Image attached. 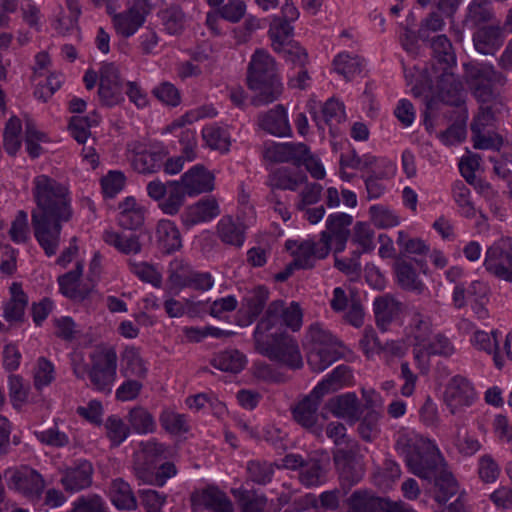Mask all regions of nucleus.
Masks as SVG:
<instances>
[{"instance_id":"1","label":"nucleus","mask_w":512,"mask_h":512,"mask_svg":"<svg viewBox=\"0 0 512 512\" xmlns=\"http://www.w3.org/2000/svg\"><path fill=\"white\" fill-rule=\"evenodd\" d=\"M32 184L34 237L45 255L51 257L59 249L63 225L73 218L71 194L65 184L48 175L36 176Z\"/></svg>"},{"instance_id":"2","label":"nucleus","mask_w":512,"mask_h":512,"mask_svg":"<svg viewBox=\"0 0 512 512\" xmlns=\"http://www.w3.org/2000/svg\"><path fill=\"white\" fill-rule=\"evenodd\" d=\"M395 449L404 458L409 471L419 478L434 481L435 500L446 504L458 492V484L446 469L444 459L437 446L415 433L402 430L397 433Z\"/></svg>"},{"instance_id":"3","label":"nucleus","mask_w":512,"mask_h":512,"mask_svg":"<svg viewBox=\"0 0 512 512\" xmlns=\"http://www.w3.org/2000/svg\"><path fill=\"white\" fill-rule=\"evenodd\" d=\"M258 322L253 333L255 349L261 355L289 369L303 367V358L297 340L285 331L268 329Z\"/></svg>"},{"instance_id":"4","label":"nucleus","mask_w":512,"mask_h":512,"mask_svg":"<svg viewBox=\"0 0 512 512\" xmlns=\"http://www.w3.org/2000/svg\"><path fill=\"white\" fill-rule=\"evenodd\" d=\"M248 86L257 92L252 99L254 106L267 105L276 101L283 92V84L277 74L274 59L262 49L251 57L247 75Z\"/></svg>"},{"instance_id":"5","label":"nucleus","mask_w":512,"mask_h":512,"mask_svg":"<svg viewBox=\"0 0 512 512\" xmlns=\"http://www.w3.org/2000/svg\"><path fill=\"white\" fill-rule=\"evenodd\" d=\"M465 75L473 95L482 104L493 101L496 98L493 87L503 86L507 81L505 75L496 71L492 65L487 64H466Z\"/></svg>"},{"instance_id":"6","label":"nucleus","mask_w":512,"mask_h":512,"mask_svg":"<svg viewBox=\"0 0 512 512\" xmlns=\"http://www.w3.org/2000/svg\"><path fill=\"white\" fill-rule=\"evenodd\" d=\"M333 460L339 474L341 488L346 494L362 480L365 474L363 457L360 454L358 443L354 442L337 449L333 454Z\"/></svg>"},{"instance_id":"7","label":"nucleus","mask_w":512,"mask_h":512,"mask_svg":"<svg viewBox=\"0 0 512 512\" xmlns=\"http://www.w3.org/2000/svg\"><path fill=\"white\" fill-rule=\"evenodd\" d=\"M7 486L30 501H39L45 490L43 476L28 465L9 468L5 471Z\"/></svg>"},{"instance_id":"8","label":"nucleus","mask_w":512,"mask_h":512,"mask_svg":"<svg viewBox=\"0 0 512 512\" xmlns=\"http://www.w3.org/2000/svg\"><path fill=\"white\" fill-rule=\"evenodd\" d=\"M496 116L492 106H481L475 115L470 129L475 149L497 150L503 146V138L495 132Z\"/></svg>"},{"instance_id":"9","label":"nucleus","mask_w":512,"mask_h":512,"mask_svg":"<svg viewBox=\"0 0 512 512\" xmlns=\"http://www.w3.org/2000/svg\"><path fill=\"white\" fill-rule=\"evenodd\" d=\"M117 376V354L107 349L91 355L89 380L93 389L109 394Z\"/></svg>"},{"instance_id":"10","label":"nucleus","mask_w":512,"mask_h":512,"mask_svg":"<svg viewBox=\"0 0 512 512\" xmlns=\"http://www.w3.org/2000/svg\"><path fill=\"white\" fill-rule=\"evenodd\" d=\"M484 267L495 277L512 282V239L503 237L486 251Z\"/></svg>"},{"instance_id":"11","label":"nucleus","mask_w":512,"mask_h":512,"mask_svg":"<svg viewBox=\"0 0 512 512\" xmlns=\"http://www.w3.org/2000/svg\"><path fill=\"white\" fill-rule=\"evenodd\" d=\"M302 319L303 312L297 302L285 306L284 301L275 300L268 305L264 317L259 322H264L271 330H280L284 325L295 332L301 328Z\"/></svg>"},{"instance_id":"12","label":"nucleus","mask_w":512,"mask_h":512,"mask_svg":"<svg viewBox=\"0 0 512 512\" xmlns=\"http://www.w3.org/2000/svg\"><path fill=\"white\" fill-rule=\"evenodd\" d=\"M98 95L103 105L112 107L124 100L123 80L114 63L103 64L99 71Z\"/></svg>"},{"instance_id":"13","label":"nucleus","mask_w":512,"mask_h":512,"mask_svg":"<svg viewBox=\"0 0 512 512\" xmlns=\"http://www.w3.org/2000/svg\"><path fill=\"white\" fill-rule=\"evenodd\" d=\"M353 221L351 215L346 213L330 214L326 220V229L321 232L320 239L324 244L331 247L334 241V253L338 254L344 251L347 240L350 236V229Z\"/></svg>"},{"instance_id":"14","label":"nucleus","mask_w":512,"mask_h":512,"mask_svg":"<svg viewBox=\"0 0 512 512\" xmlns=\"http://www.w3.org/2000/svg\"><path fill=\"white\" fill-rule=\"evenodd\" d=\"M476 393L471 383L462 376H454L448 384L444 401L451 414H457L462 408L472 405Z\"/></svg>"},{"instance_id":"15","label":"nucleus","mask_w":512,"mask_h":512,"mask_svg":"<svg viewBox=\"0 0 512 512\" xmlns=\"http://www.w3.org/2000/svg\"><path fill=\"white\" fill-rule=\"evenodd\" d=\"M505 30L501 21L478 27L472 35L474 48L483 55H494L504 43Z\"/></svg>"},{"instance_id":"16","label":"nucleus","mask_w":512,"mask_h":512,"mask_svg":"<svg viewBox=\"0 0 512 512\" xmlns=\"http://www.w3.org/2000/svg\"><path fill=\"white\" fill-rule=\"evenodd\" d=\"M323 396L312 392L299 401L292 409L293 419L306 430L319 434L321 427L318 426V409Z\"/></svg>"},{"instance_id":"17","label":"nucleus","mask_w":512,"mask_h":512,"mask_svg":"<svg viewBox=\"0 0 512 512\" xmlns=\"http://www.w3.org/2000/svg\"><path fill=\"white\" fill-rule=\"evenodd\" d=\"M93 473L91 462L78 460L63 471L60 482L67 492H79L91 486Z\"/></svg>"},{"instance_id":"18","label":"nucleus","mask_w":512,"mask_h":512,"mask_svg":"<svg viewBox=\"0 0 512 512\" xmlns=\"http://www.w3.org/2000/svg\"><path fill=\"white\" fill-rule=\"evenodd\" d=\"M173 285L180 288H193L195 290L207 291L212 288L214 280L208 272L191 270L189 266L177 263V268L170 275Z\"/></svg>"},{"instance_id":"19","label":"nucleus","mask_w":512,"mask_h":512,"mask_svg":"<svg viewBox=\"0 0 512 512\" xmlns=\"http://www.w3.org/2000/svg\"><path fill=\"white\" fill-rule=\"evenodd\" d=\"M214 180V175L200 164L190 168L180 179L190 197L213 191Z\"/></svg>"},{"instance_id":"20","label":"nucleus","mask_w":512,"mask_h":512,"mask_svg":"<svg viewBox=\"0 0 512 512\" xmlns=\"http://www.w3.org/2000/svg\"><path fill=\"white\" fill-rule=\"evenodd\" d=\"M499 21L491 0H471L465 9L462 23L469 28H478Z\"/></svg>"},{"instance_id":"21","label":"nucleus","mask_w":512,"mask_h":512,"mask_svg":"<svg viewBox=\"0 0 512 512\" xmlns=\"http://www.w3.org/2000/svg\"><path fill=\"white\" fill-rule=\"evenodd\" d=\"M220 214V207L215 197H205L197 203L189 206L182 214V220L186 227L211 221Z\"/></svg>"},{"instance_id":"22","label":"nucleus","mask_w":512,"mask_h":512,"mask_svg":"<svg viewBox=\"0 0 512 512\" xmlns=\"http://www.w3.org/2000/svg\"><path fill=\"white\" fill-rule=\"evenodd\" d=\"M330 252V246H327L320 239L319 242L313 240H304L297 246L294 254L293 265L300 269H311L315 266L317 259H324Z\"/></svg>"},{"instance_id":"23","label":"nucleus","mask_w":512,"mask_h":512,"mask_svg":"<svg viewBox=\"0 0 512 512\" xmlns=\"http://www.w3.org/2000/svg\"><path fill=\"white\" fill-rule=\"evenodd\" d=\"M258 125L269 134L284 137L291 133L287 112L283 105H276L273 109L258 116Z\"/></svg>"},{"instance_id":"24","label":"nucleus","mask_w":512,"mask_h":512,"mask_svg":"<svg viewBox=\"0 0 512 512\" xmlns=\"http://www.w3.org/2000/svg\"><path fill=\"white\" fill-rule=\"evenodd\" d=\"M327 406L335 417L345 419L350 425L360 419V403L355 393L336 396L328 401Z\"/></svg>"},{"instance_id":"25","label":"nucleus","mask_w":512,"mask_h":512,"mask_svg":"<svg viewBox=\"0 0 512 512\" xmlns=\"http://www.w3.org/2000/svg\"><path fill=\"white\" fill-rule=\"evenodd\" d=\"M194 505L203 506L211 512H232L233 504L229 497L215 486H208L192 496Z\"/></svg>"},{"instance_id":"26","label":"nucleus","mask_w":512,"mask_h":512,"mask_svg":"<svg viewBox=\"0 0 512 512\" xmlns=\"http://www.w3.org/2000/svg\"><path fill=\"white\" fill-rule=\"evenodd\" d=\"M437 77V88L442 101L457 106L462 101V83L451 71V67H442Z\"/></svg>"},{"instance_id":"27","label":"nucleus","mask_w":512,"mask_h":512,"mask_svg":"<svg viewBox=\"0 0 512 512\" xmlns=\"http://www.w3.org/2000/svg\"><path fill=\"white\" fill-rule=\"evenodd\" d=\"M373 310L377 326L382 331H386L387 327L398 316L401 310V303L392 295L385 294L375 298Z\"/></svg>"},{"instance_id":"28","label":"nucleus","mask_w":512,"mask_h":512,"mask_svg":"<svg viewBox=\"0 0 512 512\" xmlns=\"http://www.w3.org/2000/svg\"><path fill=\"white\" fill-rule=\"evenodd\" d=\"M146 17L136 6H132L127 10L115 14L113 17V25L117 34L124 38L134 35L140 27L145 23Z\"/></svg>"},{"instance_id":"29","label":"nucleus","mask_w":512,"mask_h":512,"mask_svg":"<svg viewBox=\"0 0 512 512\" xmlns=\"http://www.w3.org/2000/svg\"><path fill=\"white\" fill-rule=\"evenodd\" d=\"M298 479L306 488L323 485L327 481V468L320 458L309 456L299 472Z\"/></svg>"},{"instance_id":"30","label":"nucleus","mask_w":512,"mask_h":512,"mask_svg":"<svg viewBox=\"0 0 512 512\" xmlns=\"http://www.w3.org/2000/svg\"><path fill=\"white\" fill-rule=\"evenodd\" d=\"M102 239L106 244L113 246L118 252L125 255H135L142 250L140 238L134 233L127 234L114 230H105Z\"/></svg>"},{"instance_id":"31","label":"nucleus","mask_w":512,"mask_h":512,"mask_svg":"<svg viewBox=\"0 0 512 512\" xmlns=\"http://www.w3.org/2000/svg\"><path fill=\"white\" fill-rule=\"evenodd\" d=\"M307 181V176L302 172H293L287 167L276 169L268 179L271 193L274 190L296 191L298 187Z\"/></svg>"},{"instance_id":"32","label":"nucleus","mask_w":512,"mask_h":512,"mask_svg":"<svg viewBox=\"0 0 512 512\" xmlns=\"http://www.w3.org/2000/svg\"><path fill=\"white\" fill-rule=\"evenodd\" d=\"M409 339L411 343L424 345L432 335L431 318L420 308H413L409 323Z\"/></svg>"},{"instance_id":"33","label":"nucleus","mask_w":512,"mask_h":512,"mask_svg":"<svg viewBox=\"0 0 512 512\" xmlns=\"http://www.w3.org/2000/svg\"><path fill=\"white\" fill-rule=\"evenodd\" d=\"M217 235L224 244L240 248L245 241V227L231 216H223L217 224Z\"/></svg>"},{"instance_id":"34","label":"nucleus","mask_w":512,"mask_h":512,"mask_svg":"<svg viewBox=\"0 0 512 512\" xmlns=\"http://www.w3.org/2000/svg\"><path fill=\"white\" fill-rule=\"evenodd\" d=\"M118 224L124 229L135 230L144 222V209L135 198L127 197L119 203Z\"/></svg>"},{"instance_id":"35","label":"nucleus","mask_w":512,"mask_h":512,"mask_svg":"<svg viewBox=\"0 0 512 512\" xmlns=\"http://www.w3.org/2000/svg\"><path fill=\"white\" fill-rule=\"evenodd\" d=\"M156 239L159 248L167 254L178 250L182 246L180 232L174 222L160 220L156 227Z\"/></svg>"},{"instance_id":"36","label":"nucleus","mask_w":512,"mask_h":512,"mask_svg":"<svg viewBox=\"0 0 512 512\" xmlns=\"http://www.w3.org/2000/svg\"><path fill=\"white\" fill-rule=\"evenodd\" d=\"M166 156L167 152L163 149L140 151L135 153L132 166L138 173H156L162 169Z\"/></svg>"},{"instance_id":"37","label":"nucleus","mask_w":512,"mask_h":512,"mask_svg":"<svg viewBox=\"0 0 512 512\" xmlns=\"http://www.w3.org/2000/svg\"><path fill=\"white\" fill-rule=\"evenodd\" d=\"M353 374L349 366L339 365L315 387V393L324 396L352 383Z\"/></svg>"},{"instance_id":"38","label":"nucleus","mask_w":512,"mask_h":512,"mask_svg":"<svg viewBox=\"0 0 512 512\" xmlns=\"http://www.w3.org/2000/svg\"><path fill=\"white\" fill-rule=\"evenodd\" d=\"M386 498L357 490L348 499V512H383Z\"/></svg>"},{"instance_id":"39","label":"nucleus","mask_w":512,"mask_h":512,"mask_svg":"<svg viewBox=\"0 0 512 512\" xmlns=\"http://www.w3.org/2000/svg\"><path fill=\"white\" fill-rule=\"evenodd\" d=\"M11 299L4 306V318L6 321L22 322L24 311L28 304V297L18 283H13L10 287Z\"/></svg>"},{"instance_id":"40","label":"nucleus","mask_w":512,"mask_h":512,"mask_svg":"<svg viewBox=\"0 0 512 512\" xmlns=\"http://www.w3.org/2000/svg\"><path fill=\"white\" fill-rule=\"evenodd\" d=\"M126 420L130 430L140 435L152 434L157 429L154 416L142 406L131 408L126 416Z\"/></svg>"},{"instance_id":"41","label":"nucleus","mask_w":512,"mask_h":512,"mask_svg":"<svg viewBox=\"0 0 512 512\" xmlns=\"http://www.w3.org/2000/svg\"><path fill=\"white\" fill-rule=\"evenodd\" d=\"M186 196H188L186 188L181 181H168L166 196L159 207L165 214L175 215L184 205Z\"/></svg>"},{"instance_id":"42","label":"nucleus","mask_w":512,"mask_h":512,"mask_svg":"<svg viewBox=\"0 0 512 512\" xmlns=\"http://www.w3.org/2000/svg\"><path fill=\"white\" fill-rule=\"evenodd\" d=\"M431 48L435 59L443 67H452L456 62L454 49L450 39L445 34L434 35L426 41Z\"/></svg>"},{"instance_id":"43","label":"nucleus","mask_w":512,"mask_h":512,"mask_svg":"<svg viewBox=\"0 0 512 512\" xmlns=\"http://www.w3.org/2000/svg\"><path fill=\"white\" fill-rule=\"evenodd\" d=\"M394 268L398 284L401 288L418 293L422 292L424 285L418 279L417 272L410 262L404 259H397Z\"/></svg>"},{"instance_id":"44","label":"nucleus","mask_w":512,"mask_h":512,"mask_svg":"<svg viewBox=\"0 0 512 512\" xmlns=\"http://www.w3.org/2000/svg\"><path fill=\"white\" fill-rule=\"evenodd\" d=\"M157 15L168 34L177 35L184 30L186 15L180 5L171 4Z\"/></svg>"},{"instance_id":"45","label":"nucleus","mask_w":512,"mask_h":512,"mask_svg":"<svg viewBox=\"0 0 512 512\" xmlns=\"http://www.w3.org/2000/svg\"><path fill=\"white\" fill-rule=\"evenodd\" d=\"M338 347H311L307 353V362L312 371L322 372L339 357Z\"/></svg>"},{"instance_id":"46","label":"nucleus","mask_w":512,"mask_h":512,"mask_svg":"<svg viewBox=\"0 0 512 512\" xmlns=\"http://www.w3.org/2000/svg\"><path fill=\"white\" fill-rule=\"evenodd\" d=\"M111 501L119 510L132 511L137 508V500L130 485L122 479L113 481Z\"/></svg>"},{"instance_id":"47","label":"nucleus","mask_w":512,"mask_h":512,"mask_svg":"<svg viewBox=\"0 0 512 512\" xmlns=\"http://www.w3.org/2000/svg\"><path fill=\"white\" fill-rule=\"evenodd\" d=\"M245 363V355L236 349L222 351L211 360V364L215 368L231 373H238L243 370Z\"/></svg>"},{"instance_id":"48","label":"nucleus","mask_w":512,"mask_h":512,"mask_svg":"<svg viewBox=\"0 0 512 512\" xmlns=\"http://www.w3.org/2000/svg\"><path fill=\"white\" fill-rule=\"evenodd\" d=\"M274 51L282 56L286 63L291 64L293 68H304L308 63V54L306 50L297 42H288V44H274Z\"/></svg>"},{"instance_id":"49","label":"nucleus","mask_w":512,"mask_h":512,"mask_svg":"<svg viewBox=\"0 0 512 512\" xmlns=\"http://www.w3.org/2000/svg\"><path fill=\"white\" fill-rule=\"evenodd\" d=\"M362 65L363 59L347 52L339 53L333 60L334 71L348 81L361 72Z\"/></svg>"},{"instance_id":"50","label":"nucleus","mask_w":512,"mask_h":512,"mask_svg":"<svg viewBox=\"0 0 512 512\" xmlns=\"http://www.w3.org/2000/svg\"><path fill=\"white\" fill-rule=\"evenodd\" d=\"M122 359L125 363V366L121 370L124 376H134L139 379H144L147 376L148 369L138 349L134 347L126 348Z\"/></svg>"},{"instance_id":"51","label":"nucleus","mask_w":512,"mask_h":512,"mask_svg":"<svg viewBox=\"0 0 512 512\" xmlns=\"http://www.w3.org/2000/svg\"><path fill=\"white\" fill-rule=\"evenodd\" d=\"M159 422L161 427L172 435H180L188 432L189 425L184 414L177 413L176 411L165 408L159 415Z\"/></svg>"},{"instance_id":"52","label":"nucleus","mask_w":512,"mask_h":512,"mask_svg":"<svg viewBox=\"0 0 512 512\" xmlns=\"http://www.w3.org/2000/svg\"><path fill=\"white\" fill-rule=\"evenodd\" d=\"M306 340L311 344V347H343V343L320 323H313L309 326Z\"/></svg>"},{"instance_id":"53","label":"nucleus","mask_w":512,"mask_h":512,"mask_svg":"<svg viewBox=\"0 0 512 512\" xmlns=\"http://www.w3.org/2000/svg\"><path fill=\"white\" fill-rule=\"evenodd\" d=\"M452 196L462 216L469 219L475 217L476 208L471 200L470 189L462 181H456L453 184Z\"/></svg>"},{"instance_id":"54","label":"nucleus","mask_w":512,"mask_h":512,"mask_svg":"<svg viewBox=\"0 0 512 512\" xmlns=\"http://www.w3.org/2000/svg\"><path fill=\"white\" fill-rule=\"evenodd\" d=\"M202 136L206 144L214 150L227 152L230 146L228 132L216 125H209L203 128Z\"/></svg>"},{"instance_id":"55","label":"nucleus","mask_w":512,"mask_h":512,"mask_svg":"<svg viewBox=\"0 0 512 512\" xmlns=\"http://www.w3.org/2000/svg\"><path fill=\"white\" fill-rule=\"evenodd\" d=\"M385 168L387 170L378 172L371 170L370 174L365 178V186L368 199H377L384 194L386 186L383 180L388 179L389 174L393 172V167L391 164L386 165Z\"/></svg>"},{"instance_id":"56","label":"nucleus","mask_w":512,"mask_h":512,"mask_svg":"<svg viewBox=\"0 0 512 512\" xmlns=\"http://www.w3.org/2000/svg\"><path fill=\"white\" fill-rule=\"evenodd\" d=\"M99 123V116L94 113L91 117L88 116H73L69 123V128L73 138L78 143H84L90 136V127L96 126Z\"/></svg>"},{"instance_id":"57","label":"nucleus","mask_w":512,"mask_h":512,"mask_svg":"<svg viewBox=\"0 0 512 512\" xmlns=\"http://www.w3.org/2000/svg\"><path fill=\"white\" fill-rule=\"evenodd\" d=\"M83 273V264L77 262L75 269L58 277V284L60 292L71 299H75L78 296V285L80 277Z\"/></svg>"},{"instance_id":"58","label":"nucleus","mask_w":512,"mask_h":512,"mask_svg":"<svg viewBox=\"0 0 512 512\" xmlns=\"http://www.w3.org/2000/svg\"><path fill=\"white\" fill-rule=\"evenodd\" d=\"M473 342L478 349L484 350L488 354H493V360L498 368L503 366V362L498 353L497 331H492L491 335L485 331H476L474 333Z\"/></svg>"},{"instance_id":"59","label":"nucleus","mask_w":512,"mask_h":512,"mask_svg":"<svg viewBox=\"0 0 512 512\" xmlns=\"http://www.w3.org/2000/svg\"><path fill=\"white\" fill-rule=\"evenodd\" d=\"M381 418L380 412L376 409L369 410L363 418L359 419L358 433L360 437L366 441L371 442L380 433L379 421Z\"/></svg>"},{"instance_id":"60","label":"nucleus","mask_w":512,"mask_h":512,"mask_svg":"<svg viewBox=\"0 0 512 512\" xmlns=\"http://www.w3.org/2000/svg\"><path fill=\"white\" fill-rule=\"evenodd\" d=\"M105 429L108 439L115 447L122 444L130 434V427L117 415H111L106 419Z\"/></svg>"},{"instance_id":"61","label":"nucleus","mask_w":512,"mask_h":512,"mask_svg":"<svg viewBox=\"0 0 512 512\" xmlns=\"http://www.w3.org/2000/svg\"><path fill=\"white\" fill-rule=\"evenodd\" d=\"M243 23L232 30V35L237 44H245L251 40L253 34L262 28V20L248 14L243 18Z\"/></svg>"},{"instance_id":"62","label":"nucleus","mask_w":512,"mask_h":512,"mask_svg":"<svg viewBox=\"0 0 512 512\" xmlns=\"http://www.w3.org/2000/svg\"><path fill=\"white\" fill-rule=\"evenodd\" d=\"M21 130V121L17 117H11L6 123L4 131V148L10 155H15L21 147Z\"/></svg>"},{"instance_id":"63","label":"nucleus","mask_w":512,"mask_h":512,"mask_svg":"<svg viewBox=\"0 0 512 512\" xmlns=\"http://www.w3.org/2000/svg\"><path fill=\"white\" fill-rule=\"evenodd\" d=\"M247 473L253 482L265 485L271 482L274 467L272 463L267 461L251 460L247 463Z\"/></svg>"},{"instance_id":"64","label":"nucleus","mask_w":512,"mask_h":512,"mask_svg":"<svg viewBox=\"0 0 512 512\" xmlns=\"http://www.w3.org/2000/svg\"><path fill=\"white\" fill-rule=\"evenodd\" d=\"M445 27V21L443 17L436 11L430 12L420 22L418 28V38L422 42L430 40L433 33L440 32Z\"/></svg>"}]
</instances>
